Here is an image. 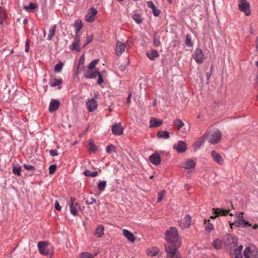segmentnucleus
I'll return each mask as SVG.
<instances>
[{"mask_svg":"<svg viewBox=\"0 0 258 258\" xmlns=\"http://www.w3.org/2000/svg\"><path fill=\"white\" fill-rule=\"evenodd\" d=\"M39 252L44 255H52L54 250L52 246L49 245L47 241H39L37 244Z\"/></svg>","mask_w":258,"mask_h":258,"instance_id":"f257e3e1","label":"nucleus"},{"mask_svg":"<svg viewBox=\"0 0 258 258\" xmlns=\"http://www.w3.org/2000/svg\"><path fill=\"white\" fill-rule=\"evenodd\" d=\"M205 134L206 135L207 140L211 144H217L221 140V134L218 130H215Z\"/></svg>","mask_w":258,"mask_h":258,"instance_id":"f03ea898","label":"nucleus"},{"mask_svg":"<svg viewBox=\"0 0 258 258\" xmlns=\"http://www.w3.org/2000/svg\"><path fill=\"white\" fill-rule=\"evenodd\" d=\"M166 238L168 242L174 243L178 240V235L176 228L170 227L166 232Z\"/></svg>","mask_w":258,"mask_h":258,"instance_id":"7ed1b4c3","label":"nucleus"},{"mask_svg":"<svg viewBox=\"0 0 258 258\" xmlns=\"http://www.w3.org/2000/svg\"><path fill=\"white\" fill-rule=\"evenodd\" d=\"M245 258H258V250L253 245L246 247L243 251Z\"/></svg>","mask_w":258,"mask_h":258,"instance_id":"20e7f679","label":"nucleus"},{"mask_svg":"<svg viewBox=\"0 0 258 258\" xmlns=\"http://www.w3.org/2000/svg\"><path fill=\"white\" fill-rule=\"evenodd\" d=\"M238 9L244 13L246 16L250 14V5L247 0H238Z\"/></svg>","mask_w":258,"mask_h":258,"instance_id":"39448f33","label":"nucleus"},{"mask_svg":"<svg viewBox=\"0 0 258 258\" xmlns=\"http://www.w3.org/2000/svg\"><path fill=\"white\" fill-rule=\"evenodd\" d=\"M76 201V198L72 197L69 202L70 212L75 216L78 215V211L80 209V204Z\"/></svg>","mask_w":258,"mask_h":258,"instance_id":"423d86ee","label":"nucleus"},{"mask_svg":"<svg viewBox=\"0 0 258 258\" xmlns=\"http://www.w3.org/2000/svg\"><path fill=\"white\" fill-rule=\"evenodd\" d=\"M165 250L168 258H181L180 254L176 248L171 246H165Z\"/></svg>","mask_w":258,"mask_h":258,"instance_id":"0eeeda50","label":"nucleus"},{"mask_svg":"<svg viewBox=\"0 0 258 258\" xmlns=\"http://www.w3.org/2000/svg\"><path fill=\"white\" fill-rule=\"evenodd\" d=\"M130 48L131 46L128 44V41L126 43H123L118 41L116 43L115 54L117 55L121 54L125 50V48Z\"/></svg>","mask_w":258,"mask_h":258,"instance_id":"6e6552de","label":"nucleus"},{"mask_svg":"<svg viewBox=\"0 0 258 258\" xmlns=\"http://www.w3.org/2000/svg\"><path fill=\"white\" fill-rule=\"evenodd\" d=\"M192 57L198 63H202L205 58L203 52L200 48H197L195 50Z\"/></svg>","mask_w":258,"mask_h":258,"instance_id":"1a4fd4ad","label":"nucleus"},{"mask_svg":"<svg viewBox=\"0 0 258 258\" xmlns=\"http://www.w3.org/2000/svg\"><path fill=\"white\" fill-rule=\"evenodd\" d=\"M191 218L189 215H186L179 223L182 229L188 228L191 224Z\"/></svg>","mask_w":258,"mask_h":258,"instance_id":"9d476101","label":"nucleus"},{"mask_svg":"<svg viewBox=\"0 0 258 258\" xmlns=\"http://www.w3.org/2000/svg\"><path fill=\"white\" fill-rule=\"evenodd\" d=\"M213 159L219 165H222L224 163V160L220 154L215 150H212L211 153Z\"/></svg>","mask_w":258,"mask_h":258,"instance_id":"9b49d317","label":"nucleus"},{"mask_svg":"<svg viewBox=\"0 0 258 258\" xmlns=\"http://www.w3.org/2000/svg\"><path fill=\"white\" fill-rule=\"evenodd\" d=\"M173 148L178 153H184L187 149V146L184 142L179 141L177 144L173 145Z\"/></svg>","mask_w":258,"mask_h":258,"instance_id":"f8f14e48","label":"nucleus"},{"mask_svg":"<svg viewBox=\"0 0 258 258\" xmlns=\"http://www.w3.org/2000/svg\"><path fill=\"white\" fill-rule=\"evenodd\" d=\"M231 227L232 228L233 226L235 227H246L251 226V225L248 222L246 221L243 219H240V220H237L235 221L233 223L230 224Z\"/></svg>","mask_w":258,"mask_h":258,"instance_id":"ddd939ff","label":"nucleus"},{"mask_svg":"<svg viewBox=\"0 0 258 258\" xmlns=\"http://www.w3.org/2000/svg\"><path fill=\"white\" fill-rule=\"evenodd\" d=\"M180 166L185 169H193L196 166V163L192 159H189L182 163Z\"/></svg>","mask_w":258,"mask_h":258,"instance_id":"4468645a","label":"nucleus"},{"mask_svg":"<svg viewBox=\"0 0 258 258\" xmlns=\"http://www.w3.org/2000/svg\"><path fill=\"white\" fill-rule=\"evenodd\" d=\"M213 214L216 216H226L229 213L230 210L229 209H224L223 208H213Z\"/></svg>","mask_w":258,"mask_h":258,"instance_id":"2eb2a0df","label":"nucleus"},{"mask_svg":"<svg viewBox=\"0 0 258 258\" xmlns=\"http://www.w3.org/2000/svg\"><path fill=\"white\" fill-rule=\"evenodd\" d=\"M149 160L153 164L158 165L161 163L160 155L157 153H154L149 156Z\"/></svg>","mask_w":258,"mask_h":258,"instance_id":"dca6fc26","label":"nucleus"},{"mask_svg":"<svg viewBox=\"0 0 258 258\" xmlns=\"http://www.w3.org/2000/svg\"><path fill=\"white\" fill-rule=\"evenodd\" d=\"M123 131V127L119 123H116L112 126V132L116 136H120L122 134Z\"/></svg>","mask_w":258,"mask_h":258,"instance_id":"f3484780","label":"nucleus"},{"mask_svg":"<svg viewBox=\"0 0 258 258\" xmlns=\"http://www.w3.org/2000/svg\"><path fill=\"white\" fill-rule=\"evenodd\" d=\"M87 108L90 112L93 111L97 107V102L92 99L86 102Z\"/></svg>","mask_w":258,"mask_h":258,"instance_id":"a211bd4d","label":"nucleus"},{"mask_svg":"<svg viewBox=\"0 0 258 258\" xmlns=\"http://www.w3.org/2000/svg\"><path fill=\"white\" fill-rule=\"evenodd\" d=\"M80 41V36L77 34L75 38V40L72 45L70 46V48L72 50H75L77 51H80L79 42Z\"/></svg>","mask_w":258,"mask_h":258,"instance_id":"6ab92c4d","label":"nucleus"},{"mask_svg":"<svg viewBox=\"0 0 258 258\" xmlns=\"http://www.w3.org/2000/svg\"><path fill=\"white\" fill-rule=\"evenodd\" d=\"M60 106L59 102L57 100H53L51 101L49 106V110L52 112L57 110Z\"/></svg>","mask_w":258,"mask_h":258,"instance_id":"aec40b11","label":"nucleus"},{"mask_svg":"<svg viewBox=\"0 0 258 258\" xmlns=\"http://www.w3.org/2000/svg\"><path fill=\"white\" fill-rule=\"evenodd\" d=\"M99 74L98 71H93V70H87L84 74V76L87 79L95 78Z\"/></svg>","mask_w":258,"mask_h":258,"instance_id":"412c9836","label":"nucleus"},{"mask_svg":"<svg viewBox=\"0 0 258 258\" xmlns=\"http://www.w3.org/2000/svg\"><path fill=\"white\" fill-rule=\"evenodd\" d=\"M123 235L128 240L132 242L135 241V237L134 234L127 229H123Z\"/></svg>","mask_w":258,"mask_h":258,"instance_id":"4be33fe9","label":"nucleus"},{"mask_svg":"<svg viewBox=\"0 0 258 258\" xmlns=\"http://www.w3.org/2000/svg\"><path fill=\"white\" fill-rule=\"evenodd\" d=\"M146 54L150 60H154L155 58L159 56L158 52L154 49H151L147 51Z\"/></svg>","mask_w":258,"mask_h":258,"instance_id":"5701e85b","label":"nucleus"},{"mask_svg":"<svg viewBox=\"0 0 258 258\" xmlns=\"http://www.w3.org/2000/svg\"><path fill=\"white\" fill-rule=\"evenodd\" d=\"M23 8L27 12H32V2L31 0H24L23 2Z\"/></svg>","mask_w":258,"mask_h":258,"instance_id":"b1692460","label":"nucleus"},{"mask_svg":"<svg viewBox=\"0 0 258 258\" xmlns=\"http://www.w3.org/2000/svg\"><path fill=\"white\" fill-rule=\"evenodd\" d=\"M163 121L162 120L156 119V118H153L150 121V126L151 127H157L161 125L162 124Z\"/></svg>","mask_w":258,"mask_h":258,"instance_id":"393cba45","label":"nucleus"},{"mask_svg":"<svg viewBox=\"0 0 258 258\" xmlns=\"http://www.w3.org/2000/svg\"><path fill=\"white\" fill-rule=\"evenodd\" d=\"M62 83V79H56V78H52L49 80V84L50 86L52 87H56L60 85Z\"/></svg>","mask_w":258,"mask_h":258,"instance_id":"a878e982","label":"nucleus"},{"mask_svg":"<svg viewBox=\"0 0 258 258\" xmlns=\"http://www.w3.org/2000/svg\"><path fill=\"white\" fill-rule=\"evenodd\" d=\"M153 43L154 45L156 47L160 46L161 45L160 36L157 32H155L153 35Z\"/></svg>","mask_w":258,"mask_h":258,"instance_id":"bb28decb","label":"nucleus"},{"mask_svg":"<svg viewBox=\"0 0 258 258\" xmlns=\"http://www.w3.org/2000/svg\"><path fill=\"white\" fill-rule=\"evenodd\" d=\"M206 140H207L206 135L204 134L194 144V146L197 148H200L204 144Z\"/></svg>","mask_w":258,"mask_h":258,"instance_id":"cd10ccee","label":"nucleus"},{"mask_svg":"<svg viewBox=\"0 0 258 258\" xmlns=\"http://www.w3.org/2000/svg\"><path fill=\"white\" fill-rule=\"evenodd\" d=\"M104 227L102 225H99L96 228L95 235L98 238L101 237L104 235Z\"/></svg>","mask_w":258,"mask_h":258,"instance_id":"c85d7f7f","label":"nucleus"},{"mask_svg":"<svg viewBox=\"0 0 258 258\" xmlns=\"http://www.w3.org/2000/svg\"><path fill=\"white\" fill-rule=\"evenodd\" d=\"M173 124L176 127L177 130H179L182 126H184V123L180 119L177 118L173 120Z\"/></svg>","mask_w":258,"mask_h":258,"instance_id":"c756f323","label":"nucleus"},{"mask_svg":"<svg viewBox=\"0 0 258 258\" xmlns=\"http://www.w3.org/2000/svg\"><path fill=\"white\" fill-rule=\"evenodd\" d=\"M56 31V25L51 26L49 29V33L47 36V40H50L54 35Z\"/></svg>","mask_w":258,"mask_h":258,"instance_id":"7c9ffc66","label":"nucleus"},{"mask_svg":"<svg viewBox=\"0 0 258 258\" xmlns=\"http://www.w3.org/2000/svg\"><path fill=\"white\" fill-rule=\"evenodd\" d=\"M96 253L92 254L88 252H84L80 253L77 258H94Z\"/></svg>","mask_w":258,"mask_h":258,"instance_id":"2f4dec72","label":"nucleus"},{"mask_svg":"<svg viewBox=\"0 0 258 258\" xmlns=\"http://www.w3.org/2000/svg\"><path fill=\"white\" fill-rule=\"evenodd\" d=\"M21 167L20 165H13L12 172L13 174L18 176L21 175Z\"/></svg>","mask_w":258,"mask_h":258,"instance_id":"473e14b6","label":"nucleus"},{"mask_svg":"<svg viewBox=\"0 0 258 258\" xmlns=\"http://www.w3.org/2000/svg\"><path fill=\"white\" fill-rule=\"evenodd\" d=\"M157 136L159 138L168 139L169 137V133L167 131H159L157 134Z\"/></svg>","mask_w":258,"mask_h":258,"instance_id":"72a5a7b5","label":"nucleus"},{"mask_svg":"<svg viewBox=\"0 0 258 258\" xmlns=\"http://www.w3.org/2000/svg\"><path fill=\"white\" fill-rule=\"evenodd\" d=\"M7 18V14L4 9L0 6V24H2L4 21Z\"/></svg>","mask_w":258,"mask_h":258,"instance_id":"f704fd0d","label":"nucleus"},{"mask_svg":"<svg viewBox=\"0 0 258 258\" xmlns=\"http://www.w3.org/2000/svg\"><path fill=\"white\" fill-rule=\"evenodd\" d=\"M74 26L76 29V33L77 35L83 27L82 21L80 20H76L75 22Z\"/></svg>","mask_w":258,"mask_h":258,"instance_id":"c9c22d12","label":"nucleus"},{"mask_svg":"<svg viewBox=\"0 0 258 258\" xmlns=\"http://www.w3.org/2000/svg\"><path fill=\"white\" fill-rule=\"evenodd\" d=\"M255 65L257 68V71L256 74V76L254 80V87L256 90H258V61H256L255 62Z\"/></svg>","mask_w":258,"mask_h":258,"instance_id":"e433bc0d","label":"nucleus"},{"mask_svg":"<svg viewBox=\"0 0 258 258\" xmlns=\"http://www.w3.org/2000/svg\"><path fill=\"white\" fill-rule=\"evenodd\" d=\"M159 249L157 247H153L148 251V254L151 256L156 255L159 252Z\"/></svg>","mask_w":258,"mask_h":258,"instance_id":"4c0bfd02","label":"nucleus"},{"mask_svg":"<svg viewBox=\"0 0 258 258\" xmlns=\"http://www.w3.org/2000/svg\"><path fill=\"white\" fill-rule=\"evenodd\" d=\"M231 254L233 255L232 258H242L241 252L236 250V248L231 249Z\"/></svg>","mask_w":258,"mask_h":258,"instance_id":"58836bf2","label":"nucleus"},{"mask_svg":"<svg viewBox=\"0 0 258 258\" xmlns=\"http://www.w3.org/2000/svg\"><path fill=\"white\" fill-rule=\"evenodd\" d=\"M222 242L220 239H216L213 241V246L216 249H220L222 247Z\"/></svg>","mask_w":258,"mask_h":258,"instance_id":"ea45409f","label":"nucleus"},{"mask_svg":"<svg viewBox=\"0 0 258 258\" xmlns=\"http://www.w3.org/2000/svg\"><path fill=\"white\" fill-rule=\"evenodd\" d=\"M107 186V183L106 181H100L98 184V188L100 191H103L105 190L106 187Z\"/></svg>","mask_w":258,"mask_h":258,"instance_id":"a19ab883","label":"nucleus"},{"mask_svg":"<svg viewBox=\"0 0 258 258\" xmlns=\"http://www.w3.org/2000/svg\"><path fill=\"white\" fill-rule=\"evenodd\" d=\"M84 174L86 176L96 177L98 175V172L97 171L92 172L87 170L84 172Z\"/></svg>","mask_w":258,"mask_h":258,"instance_id":"79ce46f5","label":"nucleus"},{"mask_svg":"<svg viewBox=\"0 0 258 258\" xmlns=\"http://www.w3.org/2000/svg\"><path fill=\"white\" fill-rule=\"evenodd\" d=\"M85 61V58L84 56L81 57L79 60V66L78 67L77 74L79 73L81 71L80 70L81 68L83 69L84 68V63Z\"/></svg>","mask_w":258,"mask_h":258,"instance_id":"37998d69","label":"nucleus"},{"mask_svg":"<svg viewBox=\"0 0 258 258\" xmlns=\"http://www.w3.org/2000/svg\"><path fill=\"white\" fill-rule=\"evenodd\" d=\"M132 18L138 24H140L142 22V18L139 14H135L133 15Z\"/></svg>","mask_w":258,"mask_h":258,"instance_id":"c03bdc74","label":"nucleus"},{"mask_svg":"<svg viewBox=\"0 0 258 258\" xmlns=\"http://www.w3.org/2000/svg\"><path fill=\"white\" fill-rule=\"evenodd\" d=\"M63 63L59 62L54 66V71L55 73H59L61 71Z\"/></svg>","mask_w":258,"mask_h":258,"instance_id":"a18cd8bd","label":"nucleus"},{"mask_svg":"<svg viewBox=\"0 0 258 258\" xmlns=\"http://www.w3.org/2000/svg\"><path fill=\"white\" fill-rule=\"evenodd\" d=\"M98 59H95L92 61L88 66L89 70H93V69L95 68L96 65L98 63Z\"/></svg>","mask_w":258,"mask_h":258,"instance_id":"49530a36","label":"nucleus"},{"mask_svg":"<svg viewBox=\"0 0 258 258\" xmlns=\"http://www.w3.org/2000/svg\"><path fill=\"white\" fill-rule=\"evenodd\" d=\"M115 147L114 146H113L112 144L108 145L106 147V152L108 153H111L112 152H115Z\"/></svg>","mask_w":258,"mask_h":258,"instance_id":"de8ad7c7","label":"nucleus"},{"mask_svg":"<svg viewBox=\"0 0 258 258\" xmlns=\"http://www.w3.org/2000/svg\"><path fill=\"white\" fill-rule=\"evenodd\" d=\"M185 44L188 47H191L192 45V42H191V41L190 39V36L189 34H187L186 35Z\"/></svg>","mask_w":258,"mask_h":258,"instance_id":"09e8293b","label":"nucleus"},{"mask_svg":"<svg viewBox=\"0 0 258 258\" xmlns=\"http://www.w3.org/2000/svg\"><path fill=\"white\" fill-rule=\"evenodd\" d=\"M85 202L87 205H92L96 202V200L94 198L91 197L86 199Z\"/></svg>","mask_w":258,"mask_h":258,"instance_id":"8fccbe9b","label":"nucleus"},{"mask_svg":"<svg viewBox=\"0 0 258 258\" xmlns=\"http://www.w3.org/2000/svg\"><path fill=\"white\" fill-rule=\"evenodd\" d=\"M165 195V191H164V190H163L161 192H159L158 194L157 202H160L162 201V200L163 199V198L164 197Z\"/></svg>","mask_w":258,"mask_h":258,"instance_id":"3c124183","label":"nucleus"},{"mask_svg":"<svg viewBox=\"0 0 258 258\" xmlns=\"http://www.w3.org/2000/svg\"><path fill=\"white\" fill-rule=\"evenodd\" d=\"M85 19L86 21L88 22H92L94 20V16L89 14L86 15Z\"/></svg>","mask_w":258,"mask_h":258,"instance_id":"603ef678","label":"nucleus"},{"mask_svg":"<svg viewBox=\"0 0 258 258\" xmlns=\"http://www.w3.org/2000/svg\"><path fill=\"white\" fill-rule=\"evenodd\" d=\"M207 225L205 226V230L208 232H210L214 228V226L209 223V220H208Z\"/></svg>","mask_w":258,"mask_h":258,"instance_id":"864d4df0","label":"nucleus"},{"mask_svg":"<svg viewBox=\"0 0 258 258\" xmlns=\"http://www.w3.org/2000/svg\"><path fill=\"white\" fill-rule=\"evenodd\" d=\"M56 169V166L54 164L51 165L49 167V173L50 174H53Z\"/></svg>","mask_w":258,"mask_h":258,"instance_id":"5fc2aeb1","label":"nucleus"},{"mask_svg":"<svg viewBox=\"0 0 258 258\" xmlns=\"http://www.w3.org/2000/svg\"><path fill=\"white\" fill-rule=\"evenodd\" d=\"M93 39V36L92 35L87 36L86 38V42L85 43L84 47L88 45L89 43H90Z\"/></svg>","mask_w":258,"mask_h":258,"instance_id":"6e6d98bb","label":"nucleus"},{"mask_svg":"<svg viewBox=\"0 0 258 258\" xmlns=\"http://www.w3.org/2000/svg\"><path fill=\"white\" fill-rule=\"evenodd\" d=\"M228 238L229 239H231L232 240V242L233 244V247H235L237 245V240L235 238H234L231 235L228 236Z\"/></svg>","mask_w":258,"mask_h":258,"instance_id":"4d7b16f0","label":"nucleus"},{"mask_svg":"<svg viewBox=\"0 0 258 258\" xmlns=\"http://www.w3.org/2000/svg\"><path fill=\"white\" fill-rule=\"evenodd\" d=\"M89 144L90 146V150L93 152H95V151L97 149V148L95 146V143L93 142H91Z\"/></svg>","mask_w":258,"mask_h":258,"instance_id":"13d9d810","label":"nucleus"},{"mask_svg":"<svg viewBox=\"0 0 258 258\" xmlns=\"http://www.w3.org/2000/svg\"><path fill=\"white\" fill-rule=\"evenodd\" d=\"M97 76H98L97 83L98 84L100 85L103 82V77L100 72H99V74L97 75Z\"/></svg>","mask_w":258,"mask_h":258,"instance_id":"bf43d9fd","label":"nucleus"},{"mask_svg":"<svg viewBox=\"0 0 258 258\" xmlns=\"http://www.w3.org/2000/svg\"><path fill=\"white\" fill-rule=\"evenodd\" d=\"M153 13L155 16H158L159 15L160 13V11L157 9L156 7H155V9H152Z\"/></svg>","mask_w":258,"mask_h":258,"instance_id":"052dcab7","label":"nucleus"},{"mask_svg":"<svg viewBox=\"0 0 258 258\" xmlns=\"http://www.w3.org/2000/svg\"><path fill=\"white\" fill-rule=\"evenodd\" d=\"M29 42L30 41L28 39L26 40L25 45V50L26 52H28L29 50Z\"/></svg>","mask_w":258,"mask_h":258,"instance_id":"680f3d73","label":"nucleus"},{"mask_svg":"<svg viewBox=\"0 0 258 258\" xmlns=\"http://www.w3.org/2000/svg\"><path fill=\"white\" fill-rule=\"evenodd\" d=\"M54 207H55V209L58 210V211H60L61 210V207L60 206L58 202H57V201H56L55 202Z\"/></svg>","mask_w":258,"mask_h":258,"instance_id":"e2e57ef3","label":"nucleus"},{"mask_svg":"<svg viewBox=\"0 0 258 258\" xmlns=\"http://www.w3.org/2000/svg\"><path fill=\"white\" fill-rule=\"evenodd\" d=\"M49 153H50V155L52 157L57 156L58 154L57 151L56 150H53V149L50 150Z\"/></svg>","mask_w":258,"mask_h":258,"instance_id":"0e129e2a","label":"nucleus"},{"mask_svg":"<svg viewBox=\"0 0 258 258\" xmlns=\"http://www.w3.org/2000/svg\"><path fill=\"white\" fill-rule=\"evenodd\" d=\"M147 4L149 8L152 9V10L155 9V6L154 5V3L152 2L148 1L147 2Z\"/></svg>","mask_w":258,"mask_h":258,"instance_id":"69168bd1","label":"nucleus"},{"mask_svg":"<svg viewBox=\"0 0 258 258\" xmlns=\"http://www.w3.org/2000/svg\"><path fill=\"white\" fill-rule=\"evenodd\" d=\"M23 167L26 170H32V165L24 164Z\"/></svg>","mask_w":258,"mask_h":258,"instance_id":"338daca9","label":"nucleus"},{"mask_svg":"<svg viewBox=\"0 0 258 258\" xmlns=\"http://www.w3.org/2000/svg\"><path fill=\"white\" fill-rule=\"evenodd\" d=\"M91 15L95 16L96 15L97 11L96 9H95V8H91Z\"/></svg>","mask_w":258,"mask_h":258,"instance_id":"774afa93","label":"nucleus"}]
</instances>
